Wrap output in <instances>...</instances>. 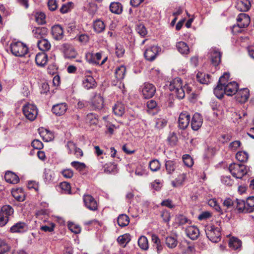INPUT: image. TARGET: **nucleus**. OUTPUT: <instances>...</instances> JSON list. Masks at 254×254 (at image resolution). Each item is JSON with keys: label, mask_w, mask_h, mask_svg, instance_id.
Masks as SVG:
<instances>
[{"label": "nucleus", "mask_w": 254, "mask_h": 254, "mask_svg": "<svg viewBox=\"0 0 254 254\" xmlns=\"http://www.w3.org/2000/svg\"><path fill=\"white\" fill-rule=\"evenodd\" d=\"M83 86L86 89L94 88L96 86V82L91 76H86L82 81Z\"/></svg>", "instance_id": "obj_23"}, {"label": "nucleus", "mask_w": 254, "mask_h": 254, "mask_svg": "<svg viewBox=\"0 0 254 254\" xmlns=\"http://www.w3.org/2000/svg\"><path fill=\"white\" fill-rule=\"evenodd\" d=\"M11 194L13 197L18 201H23L25 200V194L22 189L12 190Z\"/></svg>", "instance_id": "obj_29"}, {"label": "nucleus", "mask_w": 254, "mask_h": 254, "mask_svg": "<svg viewBox=\"0 0 254 254\" xmlns=\"http://www.w3.org/2000/svg\"><path fill=\"white\" fill-rule=\"evenodd\" d=\"M161 216L164 222L168 223L169 222L170 220V214L166 210H163L162 211Z\"/></svg>", "instance_id": "obj_64"}, {"label": "nucleus", "mask_w": 254, "mask_h": 254, "mask_svg": "<svg viewBox=\"0 0 254 254\" xmlns=\"http://www.w3.org/2000/svg\"><path fill=\"white\" fill-rule=\"evenodd\" d=\"M68 227L71 232L75 234H79L81 232L80 227L74 223L69 222L68 224Z\"/></svg>", "instance_id": "obj_53"}, {"label": "nucleus", "mask_w": 254, "mask_h": 254, "mask_svg": "<svg viewBox=\"0 0 254 254\" xmlns=\"http://www.w3.org/2000/svg\"><path fill=\"white\" fill-rule=\"evenodd\" d=\"M138 245L141 250H147L149 248L147 238L144 236H141L138 240Z\"/></svg>", "instance_id": "obj_37"}, {"label": "nucleus", "mask_w": 254, "mask_h": 254, "mask_svg": "<svg viewBox=\"0 0 254 254\" xmlns=\"http://www.w3.org/2000/svg\"><path fill=\"white\" fill-rule=\"evenodd\" d=\"M47 4L49 9L51 11H54L58 8L56 0H49Z\"/></svg>", "instance_id": "obj_63"}, {"label": "nucleus", "mask_w": 254, "mask_h": 254, "mask_svg": "<svg viewBox=\"0 0 254 254\" xmlns=\"http://www.w3.org/2000/svg\"><path fill=\"white\" fill-rule=\"evenodd\" d=\"M187 235L191 240H196L199 235L198 229L194 226H190L186 229Z\"/></svg>", "instance_id": "obj_19"}, {"label": "nucleus", "mask_w": 254, "mask_h": 254, "mask_svg": "<svg viewBox=\"0 0 254 254\" xmlns=\"http://www.w3.org/2000/svg\"><path fill=\"white\" fill-rule=\"evenodd\" d=\"M67 109V105L65 103L57 104L53 106L52 111L57 116L64 115Z\"/></svg>", "instance_id": "obj_18"}, {"label": "nucleus", "mask_w": 254, "mask_h": 254, "mask_svg": "<svg viewBox=\"0 0 254 254\" xmlns=\"http://www.w3.org/2000/svg\"><path fill=\"white\" fill-rule=\"evenodd\" d=\"M249 96V90L248 88H244L237 92L236 99L239 103H244L248 101Z\"/></svg>", "instance_id": "obj_17"}, {"label": "nucleus", "mask_w": 254, "mask_h": 254, "mask_svg": "<svg viewBox=\"0 0 254 254\" xmlns=\"http://www.w3.org/2000/svg\"><path fill=\"white\" fill-rule=\"evenodd\" d=\"M160 163L157 159H153L150 161L149 167L153 172H156L160 169Z\"/></svg>", "instance_id": "obj_51"}, {"label": "nucleus", "mask_w": 254, "mask_h": 254, "mask_svg": "<svg viewBox=\"0 0 254 254\" xmlns=\"http://www.w3.org/2000/svg\"><path fill=\"white\" fill-rule=\"evenodd\" d=\"M104 168L105 172L110 173L116 170L117 165L112 163H107L104 166Z\"/></svg>", "instance_id": "obj_55"}, {"label": "nucleus", "mask_w": 254, "mask_h": 254, "mask_svg": "<svg viewBox=\"0 0 254 254\" xmlns=\"http://www.w3.org/2000/svg\"><path fill=\"white\" fill-rule=\"evenodd\" d=\"M104 106L103 98L99 95L94 96L92 101V106L95 109L100 110Z\"/></svg>", "instance_id": "obj_27"}, {"label": "nucleus", "mask_w": 254, "mask_h": 254, "mask_svg": "<svg viewBox=\"0 0 254 254\" xmlns=\"http://www.w3.org/2000/svg\"><path fill=\"white\" fill-rule=\"evenodd\" d=\"M83 200L84 205L88 209L96 211L98 209V204L95 199L90 194H84Z\"/></svg>", "instance_id": "obj_5"}, {"label": "nucleus", "mask_w": 254, "mask_h": 254, "mask_svg": "<svg viewBox=\"0 0 254 254\" xmlns=\"http://www.w3.org/2000/svg\"><path fill=\"white\" fill-rule=\"evenodd\" d=\"M27 229V226L22 222H18L11 227L10 231L11 233H23Z\"/></svg>", "instance_id": "obj_22"}, {"label": "nucleus", "mask_w": 254, "mask_h": 254, "mask_svg": "<svg viewBox=\"0 0 254 254\" xmlns=\"http://www.w3.org/2000/svg\"><path fill=\"white\" fill-rule=\"evenodd\" d=\"M230 77V74L228 73H224L220 78L218 81L219 83H220L223 85L227 84L228 83V79Z\"/></svg>", "instance_id": "obj_62"}, {"label": "nucleus", "mask_w": 254, "mask_h": 254, "mask_svg": "<svg viewBox=\"0 0 254 254\" xmlns=\"http://www.w3.org/2000/svg\"><path fill=\"white\" fill-rule=\"evenodd\" d=\"M178 51L183 55H187L189 53L190 49L187 44L184 42H178L176 44Z\"/></svg>", "instance_id": "obj_30"}, {"label": "nucleus", "mask_w": 254, "mask_h": 254, "mask_svg": "<svg viewBox=\"0 0 254 254\" xmlns=\"http://www.w3.org/2000/svg\"><path fill=\"white\" fill-rule=\"evenodd\" d=\"M117 222L120 227H124L128 225L129 218L128 216L126 214H121L118 216Z\"/></svg>", "instance_id": "obj_36"}, {"label": "nucleus", "mask_w": 254, "mask_h": 254, "mask_svg": "<svg viewBox=\"0 0 254 254\" xmlns=\"http://www.w3.org/2000/svg\"><path fill=\"white\" fill-rule=\"evenodd\" d=\"M37 46L39 50L44 51H47L51 48V44L50 42L45 38H42L37 42Z\"/></svg>", "instance_id": "obj_26"}, {"label": "nucleus", "mask_w": 254, "mask_h": 254, "mask_svg": "<svg viewBox=\"0 0 254 254\" xmlns=\"http://www.w3.org/2000/svg\"><path fill=\"white\" fill-rule=\"evenodd\" d=\"M22 112L26 118L30 121H34L38 115L37 108L33 104H25L22 107Z\"/></svg>", "instance_id": "obj_4"}, {"label": "nucleus", "mask_w": 254, "mask_h": 254, "mask_svg": "<svg viewBox=\"0 0 254 254\" xmlns=\"http://www.w3.org/2000/svg\"><path fill=\"white\" fill-rule=\"evenodd\" d=\"M48 62V56L45 52L38 53L35 57L36 64L41 67L44 66Z\"/></svg>", "instance_id": "obj_20"}, {"label": "nucleus", "mask_w": 254, "mask_h": 254, "mask_svg": "<svg viewBox=\"0 0 254 254\" xmlns=\"http://www.w3.org/2000/svg\"><path fill=\"white\" fill-rule=\"evenodd\" d=\"M202 122L203 119L201 115L198 113H195L192 117L191 122L192 129L197 130L201 127Z\"/></svg>", "instance_id": "obj_16"}, {"label": "nucleus", "mask_w": 254, "mask_h": 254, "mask_svg": "<svg viewBox=\"0 0 254 254\" xmlns=\"http://www.w3.org/2000/svg\"><path fill=\"white\" fill-rule=\"evenodd\" d=\"M130 236L129 234H125L119 236L117 239L118 243L125 247L130 241Z\"/></svg>", "instance_id": "obj_41"}, {"label": "nucleus", "mask_w": 254, "mask_h": 254, "mask_svg": "<svg viewBox=\"0 0 254 254\" xmlns=\"http://www.w3.org/2000/svg\"><path fill=\"white\" fill-rule=\"evenodd\" d=\"M126 72V68L125 66L121 65L117 67L115 71V76L117 80H121L124 79Z\"/></svg>", "instance_id": "obj_40"}, {"label": "nucleus", "mask_w": 254, "mask_h": 254, "mask_svg": "<svg viewBox=\"0 0 254 254\" xmlns=\"http://www.w3.org/2000/svg\"><path fill=\"white\" fill-rule=\"evenodd\" d=\"M113 111L115 115L121 117L125 113V106L122 103L118 102L113 107Z\"/></svg>", "instance_id": "obj_31"}, {"label": "nucleus", "mask_w": 254, "mask_h": 254, "mask_svg": "<svg viewBox=\"0 0 254 254\" xmlns=\"http://www.w3.org/2000/svg\"><path fill=\"white\" fill-rule=\"evenodd\" d=\"M246 206V212L251 213L254 211V196H251L247 198Z\"/></svg>", "instance_id": "obj_48"}, {"label": "nucleus", "mask_w": 254, "mask_h": 254, "mask_svg": "<svg viewBox=\"0 0 254 254\" xmlns=\"http://www.w3.org/2000/svg\"><path fill=\"white\" fill-rule=\"evenodd\" d=\"M176 167V163L174 161L167 160L166 161L165 168L168 174H172L175 171Z\"/></svg>", "instance_id": "obj_47"}, {"label": "nucleus", "mask_w": 254, "mask_h": 254, "mask_svg": "<svg viewBox=\"0 0 254 254\" xmlns=\"http://www.w3.org/2000/svg\"><path fill=\"white\" fill-rule=\"evenodd\" d=\"M5 180L9 183L16 184L19 181V177L13 172L7 171L4 175Z\"/></svg>", "instance_id": "obj_24"}, {"label": "nucleus", "mask_w": 254, "mask_h": 254, "mask_svg": "<svg viewBox=\"0 0 254 254\" xmlns=\"http://www.w3.org/2000/svg\"><path fill=\"white\" fill-rule=\"evenodd\" d=\"M177 97L180 99H182L185 97V90L182 87L177 88L173 91Z\"/></svg>", "instance_id": "obj_61"}, {"label": "nucleus", "mask_w": 254, "mask_h": 254, "mask_svg": "<svg viewBox=\"0 0 254 254\" xmlns=\"http://www.w3.org/2000/svg\"><path fill=\"white\" fill-rule=\"evenodd\" d=\"M51 33L53 38L56 40H61L64 38V30L60 25L53 26L52 27Z\"/></svg>", "instance_id": "obj_14"}, {"label": "nucleus", "mask_w": 254, "mask_h": 254, "mask_svg": "<svg viewBox=\"0 0 254 254\" xmlns=\"http://www.w3.org/2000/svg\"><path fill=\"white\" fill-rule=\"evenodd\" d=\"M251 7V3L248 0H241L237 2L236 7L241 11H247Z\"/></svg>", "instance_id": "obj_28"}, {"label": "nucleus", "mask_w": 254, "mask_h": 254, "mask_svg": "<svg viewBox=\"0 0 254 254\" xmlns=\"http://www.w3.org/2000/svg\"><path fill=\"white\" fill-rule=\"evenodd\" d=\"M60 187L65 193H70L71 187L69 183L66 182H63L60 184Z\"/></svg>", "instance_id": "obj_58"}, {"label": "nucleus", "mask_w": 254, "mask_h": 254, "mask_svg": "<svg viewBox=\"0 0 254 254\" xmlns=\"http://www.w3.org/2000/svg\"><path fill=\"white\" fill-rule=\"evenodd\" d=\"M54 178V172L50 170H46L44 173V179L45 181L47 182H50L51 181H53Z\"/></svg>", "instance_id": "obj_57"}, {"label": "nucleus", "mask_w": 254, "mask_h": 254, "mask_svg": "<svg viewBox=\"0 0 254 254\" xmlns=\"http://www.w3.org/2000/svg\"><path fill=\"white\" fill-rule=\"evenodd\" d=\"M159 48L156 46H152L146 49L144 52L145 59L149 62L153 61L158 55Z\"/></svg>", "instance_id": "obj_6"}, {"label": "nucleus", "mask_w": 254, "mask_h": 254, "mask_svg": "<svg viewBox=\"0 0 254 254\" xmlns=\"http://www.w3.org/2000/svg\"><path fill=\"white\" fill-rule=\"evenodd\" d=\"M62 48L65 58L72 59L76 57L77 53L71 45L64 44L62 45Z\"/></svg>", "instance_id": "obj_11"}, {"label": "nucleus", "mask_w": 254, "mask_h": 254, "mask_svg": "<svg viewBox=\"0 0 254 254\" xmlns=\"http://www.w3.org/2000/svg\"><path fill=\"white\" fill-rule=\"evenodd\" d=\"M46 29L44 27H34L32 30V33L34 37L37 39L43 38Z\"/></svg>", "instance_id": "obj_38"}, {"label": "nucleus", "mask_w": 254, "mask_h": 254, "mask_svg": "<svg viewBox=\"0 0 254 254\" xmlns=\"http://www.w3.org/2000/svg\"><path fill=\"white\" fill-rule=\"evenodd\" d=\"M135 174L137 176H143L148 175V172L145 167L143 165H139L136 167L135 171Z\"/></svg>", "instance_id": "obj_52"}, {"label": "nucleus", "mask_w": 254, "mask_h": 254, "mask_svg": "<svg viewBox=\"0 0 254 254\" xmlns=\"http://www.w3.org/2000/svg\"><path fill=\"white\" fill-rule=\"evenodd\" d=\"M186 179V175L184 173L179 175L177 178L172 181L171 185L174 188L180 187L183 185Z\"/></svg>", "instance_id": "obj_34"}, {"label": "nucleus", "mask_w": 254, "mask_h": 254, "mask_svg": "<svg viewBox=\"0 0 254 254\" xmlns=\"http://www.w3.org/2000/svg\"><path fill=\"white\" fill-rule=\"evenodd\" d=\"M168 140L171 145H175L178 141V137L175 133H170L168 137Z\"/></svg>", "instance_id": "obj_59"}, {"label": "nucleus", "mask_w": 254, "mask_h": 254, "mask_svg": "<svg viewBox=\"0 0 254 254\" xmlns=\"http://www.w3.org/2000/svg\"><path fill=\"white\" fill-rule=\"evenodd\" d=\"M196 78L201 84H208L211 81V76L203 72H198L196 75Z\"/></svg>", "instance_id": "obj_25"}, {"label": "nucleus", "mask_w": 254, "mask_h": 254, "mask_svg": "<svg viewBox=\"0 0 254 254\" xmlns=\"http://www.w3.org/2000/svg\"><path fill=\"white\" fill-rule=\"evenodd\" d=\"M236 208L239 212L247 213V206L245 201L242 199H236Z\"/></svg>", "instance_id": "obj_46"}, {"label": "nucleus", "mask_w": 254, "mask_h": 254, "mask_svg": "<svg viewBox=\"0 0 254 254\" xmlns=\"http://www.w3.org/2000/svg\"><path fill=\"white\" fill-rule=\"evenodd\" d=\"M165 243L169 249H174L178 245L176 236H168L165 238Z\"/></svg>", "instance_id": "obj_32"}, {"label": "nucleus", "mask_w": 254, "mask_h": 254, "mask_svg": "<svg viewBox=\"0 0 254 254\" xmlns=\"http://www.w3.org/2000/svg\"><path fill=\"white\" fill-rule=\"evenodd\" d=\"M85 122L89 125H96L98 123V116L94 113H89L86 115Z\"/></svg>", "instance_id": "obj_33"}, {"label": "nucleus", "mask_w": 254, "mask_h": 254, "mask_svg": "<svg viewBox=\"0 0 254 254\" xmlns=\"http://www.w3.org/2000/svg\"><path fill=\"white\" fill-rule=\"evenodd\" d=\"M205 231L207 237L211 242L217 243L221 239L220 229L214 225H207L205 227Z\"/></svg>", "instance_id": "obj_1"}, {"label": "nucleus", "mask_w": 254, "mask_h": 254, "mask_svg": "<svg viewBox=\"0 0 254 254\" xmlns=\"http://www.w3.org/2000/svg\"><path fill=\"white\" fill-rule=\"evenodd\" d=\"M175 222L179 225H183L186 223L190 224L191 221L188 219L185 216L179 214L177 215L175 218Z\"/></svg>", "instance_id": "obj_45"}, {"label": "nucleus", "mask_w": 254, "mask_h": 254, "mask_svg": "<svg viewBox=\"0 0 254 254\" xmlns=\"http://www.w3.org/2000/svg\"><path fill=\"white\" fill-rule=\"evenodd\" d=\"M11 53L17 57L25 56L28 52V48L26 45L19 41L12 42L10 45Z\"/></svg>", "instance_id": "obj_3"}, {"label": "nucleus", "mask_w": 254, "mask_h": 254, "mask_svg": "<svg viewBox=\"0 0 254 254\" xmlns=\"http://www.w3.org/2000/svg\"><path fill=\"white\" fill-rule=\"evenodd\" d=\"M190 118V115L188 113H181L178 120L179 127L182 129H186L189 125Z\"/></svg>", "instance_id": "obj_12"}, {"label": "nucleus", "mask_w": 254, "mask_h": 254, "mask_svg": "<svg viewBox=\"0 0 254 254\" xmlns=\"http://www.w3.org/2000/svg\"><path fill=\"white\" fill-rule=\"evenodd\" d=\"M183 160L185 165L188 167H191L193 164L192 158L188 154L184 155Z\"/></svg>", "instance_id": "obj_54"}, {"label": "nucleus", "mask_w": 254, "mask_h": 254, "mask_svg": "<svg viewBox=\"0 0 254 254\" xmlns=\"http://www.w3.org/2000/svg\"><path fill=\"white\" fill-rule=\"evenodd\" d=\"M71 165L72 167L79 171H83L86 167V165L84 163H81L78 161L72 162L71 163Z\"/></svg>", "instance_id": "obj_56"}, {"label": "nucleus", "mask_w": 254, "mask_h": 254, "mask_svg": "<svg viewBox=\"0 0 254 254\" xmlns=\"http://www.w3.org/2000/svg\"><path fill=\"white\" fill-rule=\"evenodd\" d=\"M214 94L219 99H221L225 94L224 85L218 83L217 86L214 89Z\"/></svg>", "instance_id": "obj_35"}, {"label": "nucleus", "mask_w": 254, "mask_h": 254, "mask_svg": "<svg viewBox=\"0 0 254 254\" xmlns=\"http://www.w3.org/2000/svg\"><path fill=\"white\" fill-rule=\"evenodd\" d=\"M229 246L235 250H238L242 246V242L237 238L232 237L230 239Z\"/></svg>", "instance_id": "obj_39"}, {"label": "nucleus", "mask_w": 254, "mask_h": 254, "mask_svg": "<svg viewBox=\"0 0 254 254\" xmlns=\"http://www.w3.org/2000/svg\"><path fill=\"white\" fill-rule=\"evenodd\" d=\"M85 58L89 64L93 65H99L100 61L102 58V53L88 52L86 54Z\"/></svg>", "instance_id": "obj_8"}, {"label": "nucleus", "mask_w": 254, "mask_h": 254, "mask_svg": "<svg viewBox=\"0 0 254 254\" xmlns=\"http://www.w3.org/2000/svg\"><path fill=\"white\" fill-rule=\"evenodd\" d=\"M94 31L98 33L103 32L105 28V25L103 21L100 20H97L94 22L93 24Z\"/></svg>", "instance_id": "obj_44"}, {"label": "nucleus", "mask_w": 254, "mask_h": 254, "mask_svg": "<svg viewBox=\"0 0 254 254\" xmlns=\"http://www.w3.org/2000/svg\"><path fill=\"white\" fill-rule=\"evenodd\" d=\"M236 158L240 162H245L249 158V155L245 151H239L236 154Z\"/></svg>", "instance_id": "obj_49"}, {"label": "nucleus", "mask_w": 254, "mask_h": 254, "mask_svg": "<svg viewBox=\"0 0 254 254\" xmlns=\"http://www.w3.org/2000/svg\"><path fill=\"white\" fill-rule=\"evenodd\" d=\"M210 58L212 64L216 66L221 63L222 53L216 48H212L209 51Z\"/></svg>", "instance_id": "obj_7"}, {"label": "nucleus", "mask_w": 254, "mask_h": 254, "mask_svg": "<svg viewBox=\"0 0 254 254\" xmlns=\"http://www.w3.org/2000/svg\"><path fill=\"white\" fill-rule=\"evenodd\" d=\"M237 26L238 27L243 28L249 26L250 23V18L246 13H240L237 18Z\"/></svg>", "instance_id": "obj_13"}, {"label": "nucleus", "mask_w": 254, "mask_h": 254, "mask_svg": "<svg viewBox=\"0 0 254 254\" xmlns=\"http://www.w3.org/2000/svg\"><path fill=\"white\" fill-rule=\"evenodd\" d=\"M66 146L68 150V154H73L77 158H80L83 156V151L80 148L77 147L73 142L71 141H68Z\"/></svg>", "instance_id": "obj_9"}, {"label": "nucleus", "mask_w": 254, "mask_h": 254, "mask_svg": "<svg viewBox=\"0 0 254 254\" xmlns=\"http://www.w3.org/2000/svg\"><path fill=\"white\" fill-rule=\"evenodd\" d=\"M225 94L232 96L236 93L238 89V84L235 81H232L224 85Z\"/></svg>", "instance_id": "obj_15"}, {"label": "nucleus", "mask_w": 254, "mask_h": 254, "mask_svg": "<svg viewBox=\"0 0 254 254\" xmlns=\"http://www.w3.org/2000/svg\"><path fill=\"white\" fill-rule=\"evenodd\" d=\"M110 9L112 13L120 14L123 10L122 5L119 2H112L110 5Z\"/></svg>", "instance_id": "obj_43"}, {"label": "nucleus", "mask_w": 254, "mask_h": 254, "mask_svg": "<svg viewBox=\"0 0 254 254\" xmlns=\"http://www.w3.org/2000/svg\"><path fill=\"white\" fill-rule=\"evenodd\" d=\"M229 170L233 177L241 179L247 173L249 168L243 164L233 163L230 165Z\"/></svg>", "instance_id": "obj_2"}, {"label": "nucleus", "mask_w": 254, "mask_h": 254, "mask_svg": "<svg viewBox=\"0 0 254 254\" xmlns=\"http://www.w3.org/2000/svg\"><path fill=\"white\" fill-rule=\"evenodd\" d=\"M10 247L4 240L0 239V254H4L10 250Z\"/></svg>", "instance_id": "obj_50"}, {"label": "nucleus", "mask_w": 254, "mask_h": 254, "mask_svg": "<svg viewBox=\"0 0 254 254\" xmlns=\"http://www.w3.org/2000/svg\"><path fill=\"white\" fill-rule=\"evenodd\" d=\"M182 87L183 85L181 79L179 77H177L171 82L169 85V89L171 91H173L177 88Z\"/></svg>", "instance_id": "obj_42"}, {"label": "nucleus", "mask_w": 254, "mask_h": 254, "mask_svg": "<svg viewBox=\"0 0 254 254\" xmlns=\"http://www.w3.org/2000/svg\"><path fill=\"white\" fill-rule=\"evenodd\" d=\"M0 213H1L9 221L10 218L13 216L14 209L9 205H4L1 207L0 210Z\"/></svg>", "instance_id": "obj_21"}, {"label": "nucleus", "mask_w": 254, "mask_h": 254, "mask_svg": "<svg viewBox=\"0 0 254 254\" xmlns=\"http://www.w3.org/2000/svg\"><path fill=\"white\" fill-rule=\"evenodd\" d=\"M136 31L137 33L142 37L145 36L147 33L146 28L142 24H139L137 25Z\"/></svg>", "instance_id": "obj_60"}, {"label": "nucleus", "mask_w": 254, "mask_h": 254, "mask_svg": "<svg viewBox=\"0 0 254 254\" xmlns=\"http://www.w3.org/2000/svg\"><path fill=\"white\" fill-rule=\"evenodd\" d=\"M156 92L155 87L151 83H145L142 88V93L144 98H152Z\"/></svg>", "instance_id": "obj_10"}]
</instances>
